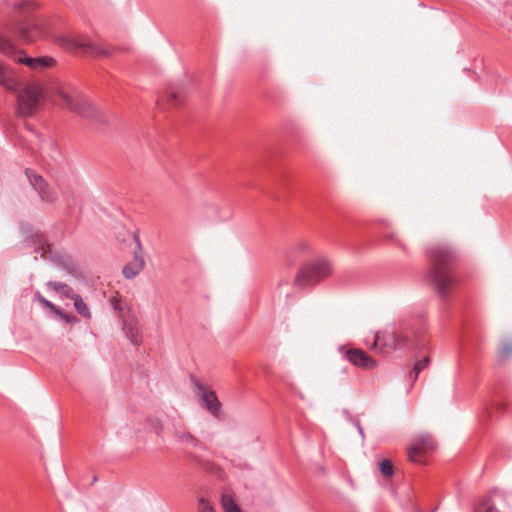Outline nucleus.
<instances>
[{"instance_id": "11", "label": "nucleus", "mask_w": 512, "mask_h": 512, "mask_svg": "<svg viewBox=\"0 0 512 512\" xmlns=\"http://www.w3.org/2000/svg\"><path fill=\"white\" fill-rule=\"evenodd\" d=\"M25 174L42 201L53 203L56 200L55 192L44 182L41 175L31 169H26Z\"/></svg>"}, {"instance_id": "22", "label": "nucleus", "mask_w": 512, "mask_h": 512, "mask_svg": "<svg viewBox=\"0 0 512 512\" xmlns=\"http://www.w3.org/2000/svg\"><path fill=\"white\" fill-rule=\"evenodd\" d=\"M429 364V358L428 357H424L421 361H418L415 363L414 367H413V370L411 371V374L410 376L415 379H417L419 373L425 368L427 367Z\"/></svg>"}, {"instance_id": "10", "label": "nucleus", "mask_w": 512, "mask_h": 512, "mask_svg": "<svg viewBox=\"0 0 512 512\" xmlns=\"http://www.w3.org/2000/svg\"><path fill=\"white\" fill-rule=\"evenodd\" d=\"M196 395L201 399L205 408L215 417H219L221 411V403L219 402L215 392L203 385L199 381H195Z\"/></svg>"}, {"instance_id": "18", "label": "nucleus", "mask_w": 512, "mask_h": 512, "mask_svg": "<svg viewBox=\"0 0 512 512\" xmlns=\"http://www.w3.org/2000/svg\"><path fill=\"white\" fill-rule=\"evenodd\" d=\"M221 504L225 512H238L241 511L239 506L234 501L233 497L229 494H222Z\"/></svg>"}, {"instance_id": "28", "label": "nucleus", "mask_w": 512, "mask_h": 512, "mask_svg": "<svg viewBox=\"0 0 512 512\" xmlns=\"http://www.w3.org/2000/svg\"><path fill=\"white\" fill-rule=\"evenodd\" d=\"M66 323H74L77 321L76 317L68 315L63 312V315H59Z\"/></svg>"}, {"instance_id": "5", "label": "nucleus", "mask_w": 512, "mask_h": 512, "mask_svg": "<svg viewBox=\"0 0 512 512\" xmlns=\"http://www.w3.org/2000/svg\"><path fill=\"white\" fill-rule=\"evenodd\" d=\"M332 274L331 263L324 258L305 263L297 272L294 284L299 288L312 287Z\"/></svg>"}, {"instance_id": "2", "label": "nucleus", "mask_w": 512, "mask_h": 512, "mask_svg": "<svg viewBox=\"0 0 512 512\" xmlns=\"http://www.w3.org/2000/svg\"><path fill=\"white\" fill-rule=\"evenodd\" d=\"M36 34H41L36 24L12 22L0 27V54L16 64H55L52 57H30L14 44L16 36L25 42H31L35 40Z\"/></svg>"}, {"instance_id": "12", "label": "nucleus", "mask_w": 512, "mask_h": 512, "mask_svg": "<svg viewBox=\"0 0 512 512\" xmlns=\"http://www.w3.org/2000/svg\"><path fill=\"white\" fill-rule=\"evenodd\" d=\"M340 350L344 351L345 358L352 365L358 368L365 370H373L377 367V362L361 349L350 348L344 350V348L341 347Z\"/></svg>"}, {"instance_id": "1", "label": "nucleus", "mask_w": 512, "mask_h": 512, "mask_svg": "<svg viewBox=\"0 0 512 512\" xmlns=\"http://www.w3.org/2000/svg\"><path fill=\"white\" fill-rule=\"evenodd\" d=\"M56 95L61 100V107L82 117H95V108L80 91L71 85H62L57 80L46 84L38 80L23 83L17 94L16 111L20 116L32 117Z\"/></svg>"}, {"instance_id": "27", "label": "nucleus", "mask_w": 512, "mask_h": 512, "mask_svg": "<svg viewBox=\"0 0 512 512\" xmlns=\"http://www.w3.org/2000/svg\"><path fill=\"white\" fill-rule=\"evenodd\" d=\"M295 249L301 252L308 251L310 249V243L306 240H300L296 244Z\"/></svg>"}, {"instance_id": "6", "label": "nucleus", "mask_w": 512, "mask_h": 512, "mask_svg": "<svg viewBox=\"0 0 512 512\" xmlns=\"http://www.w3.org/2000/svg\"><path fill=\"white\" fill-rule=\"evenodd\" d=\"M412 343V331L399 327L376 333L372 348L379 349L380 353L385 354L392 350L408 348Z\"/></svg>"}, {"instance_id": "7", "label": "nucleus", "mask_w": 512, "mask_h": 512, "mask_svg": "<svg viewBox=\"0 0 512 512\" xmlns=\"http://www.w3.org/2000/svg\"><path fill=\"white\" fill-rule=\"evenodd\" d=\"M185 99V91L181 86L170 85L157 100V106L160 111L166 112L180 107L185 102Z\"/></svg>"}, {"instance_id": "15", "label": "nucleus", "mask_w": 512, "mask_h": 512, "mask_svg": "<svg viewBox=\"0 0 512 512\" xmlns=\"http://www.w3.org/2000/svg\"><path fill=\"white\" fill-rule=\"evenodd\" d=\"M173 428L175 436L181 443L189 446L197 445L196 438L186 429L182 423H175Z\"/></svg>"}, {"instance_id": "29", "label": "nucleus", "mask_w": 512, "mask_h": 512, "mask_svg": "<svg viewBox=\"0 0 512 512\" xmlns=\"http://www.w3.org/2000/svg\"><path fill=\"white\" fill-rule=\"evenodd\" d=\"M110 303L114 310L122 311V308L120 307V301L116 297H113L110 300Z\"/></svg>"}, {"instance_id": "24", "label": "nucleus", "mask_w": 512, "mask_h": 512, "mask_svg": "<svg viewBox=\"0 0 512 512\" xmlns=\"http://www.w3.org/2000/svg\"><path fill=\"white\" fill-rule=\"evenodd\" d=\"M380 471L384 477H390L394 473L393 464L390 460H383L380 464Z\"/></svg>"}, {"instance_id": "23", "label": "nucleus", "mask_w": 512, "mask_h": 512, "mask_svg": "<svg viewBox=\"0 0 512 512\" xmlns=\"http://www.w3.org/2000/svg\"><path fill=\"white\" fill-rule=\"evenodd\" d=\"M511 354H512V340H505L499 349V357L502 359H506Z\"/></svg>"}, {"instance_id": "20", "label": "nucleus", "mask_w": 512, "mask_h": 512, "mask_svg": "<svg viewBox=\"0 0 512 512\" xmlns=\"http://www.w3.org/2000/svg\"><path fill=\"white\" fill-rule=\"evenodd\" d=\"M36 3H33L31 1H22L17 6L18 11V17L20 18H26L28 17V14L30 11L34 10L36 8Z\"/></svg>"}, {"instance_id": "19", "label": "nucleus", "mask_w": 512, "mask_h": 512, "mask_svg": "<svg viewBox=\"0 0 512 512\" xmlns=\"http://www.w3.org/2000/svg\"><path fill=\"white\" fill-rule=\"evenodd\" d=\"M475 512H499L491 501L490 497H485L475 506Z\"/></svg>"}, {"instance_id": "3", "label": "nucleus", "mask_w": 512, "mask_h": 512, "mask_svg": "<svg viewBox=\"0 0 512 512\" xmlns=\"http://www.w3.org/2000/svg\"><path fill=\"white\" fill-rule=\"evenodd\" d=\"M427 254L430 269L426 274V281L434 287L441 298H446L456 284L452 272L455 253L449 246L437 244L431 246Z\"/></svg>"}, {"instance_id": "21", "label": "nucleus", "mask_w": 512, "mask_h": 512, "mask_svg": "<svg viewBox=\"0 0 512 512\" xmlns=\"http://www.w3.org/2000/svg\"><path fill=\"white\" fill-rule=\"evenodd\" d=\"M35 298L44 308L50 309V311H52L56 315H63V311L60 308H58L52 302L44 298L39 292L35 293Z\"/></svg>"}, {"instance_id": "4", "label": "nucleus", "mask_w": 512, "mask_h": 512, "mask_svg": "<svg viewBox=\"0 0 512 512\" xmlns=\"http://www.w3.org/2000/svg\"><path fill=\"white\" fill-rule=\"evenodd\" d=\"M58 43L63 49L75 55H86L96 59H104L110 54L108 47L92 43L84 35H62L58 38Z\"/></svg>"}, {"instance_id": "17", "label": "nucleus", "mask_w": 512, "mask_h": 512, "mask_svg": "<svg viewBox=\"0 0 512 512\" xmlns=\"http://www.w3.org/2000/svg\"><path fill=\"white\" fill-rule=\"evenodd\" d=\"M74 302V307L76 311L84 318L90 319L91 318V312L83 300V298L78 294H73V296L70 298Z\"/></svg>"}, {"instance_id": "26", "label": "nucleus", "mask_w": 512, "mask_h": 512, "mask_svg": "<svg viewBox=\"0 0 512 512\" xmlns=\"http://www.w3.org/2000/svg\"><path fill=\"white\" fill-rule=\"evenodd\" d=\"M38 238L39 241L37 242V244L39 245V249H41L42 251L41 256L45 257L47 254L51 253V246L44 241L42 236H39Z\"/></svg>"}, {"instance_id": "30", "label": "nucleus", "mask_w": 512, "mask_h": 512, "mask_svg": "<svg viewBox=\"0 0 512 512\" xmlns=\"http://www.w3.org/2000/svg\"><path fill=\"white\" fill-rule=\"evenodd\" d=\"M358 431H359L360 434H363V429H362L361 426H358Z\"/></svg>"}, {"instance_id": "25", "label": "nucleus", "mask_w": 512, "mask_h": 512, "mask_svg": "<svg viewBox=\"0 0 512 512\" xmlns=\"http://www.w3.org/2000/svg\"><path fill=\"white\" fill-rule=\"evenodd\" d=\"M198 511L199 512H216L211 503L205 499L200 498L198 502Z\"/></svg>"}, {"instance_id": "9", "label": "nucleus", "mask_w": 512, "mask_h": 512, "mask_svg": "<svg viewBox=\"0 0 512 512\" xmlns=\"http://www.w3.org/2000/svg\"><path fill=\"white\" fill-rule=\"evenodd\" d=\"M133 239L136 243V249L134 250L133 259L128 262L122 270V273L126 279H133L136 277L145 267V259L143 256L142 246L140 239L137 234L133 235Z\"/></svg>"}, {"instance_id": "13", "label": "nucleus", "mask_w": 512, "mask_h": 512, "mask_svg": "<svg viewBox=\"0 0 512 512\" xmlns=\"http://www.w3.org/2000/svg\"><path fill=\"white\" fill-rule=\"evenodd\" d=\"M22 77L13 66H0V85L10 91H15Z\"/></svg>"}, {"instance_id": "14", "label": "nucleus", "mask_w": 512, "mask_h": 512, "mask_svg": "<svg viewBox=\"0 0 512 512\" xmlns=\"http://www.w3.org/2000/svg\"><path fill=\"white\" fill-rule=\"evenodd\" d=\"M122 318L126 336L130 339L132 344L139 345L142 342V331L138 320L129 314H122Z\"/></svg>"}, {"instance_id": "8", "label": "nucleus", "mask_w": 512, "mask_h": 512, "mask_svg": "<svg viewBox=\"0 0 512 512\" xmlns=\"http://www.w3.org/2000/svg\"><path fill=\"white\" fill-rule=\"evenodd\" d=\"M436 448V442L430 435H421L409 448L408 456L412 462L423 463L425 456Z\"/></svg>"}, {"instance_id": "16", "label": "nucleus", "mask_w": 512, "mask_h": 512, "mask_svg": "<svg viewBox=\"0 0 512 512\" xmlns=\"http://www.w3.org/2000/svg\"><path fill=\"white\" fill-rule=\"evenodd\" d=\"M46 285L49 289L54 290L55 292L59 293L61 297L64 298H71L74 294L72 288L62 282L49 281L47 282Z\"/></svg>"}]
</instances>
